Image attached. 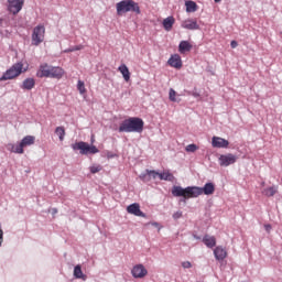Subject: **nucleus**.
<instances>
[{
	"label": "nucleus",
	"instance_id": "nucleus-25",
	"mask_svg": "<svg viewBox=\"0 0 282 282\" xmlns=\"http://www.w3.org/2000/svg\"><path fill=\"white\" fill-rule=\"evenodd\" d=\"M186 12H197V3L188 0L185 2Z\"/></svg>",
	"mask_w": 282,
	"mask_h": 282
},
{
	"label": "nucleus",
	"instance_id": "nucleus-42",
	"mask_svg": "<svg viewBox=\"0 0 282 282\" xmlns=\"http://www.w3.org/2000/svg\"><path fill=\"white\" fill-rule=\"evenodd\" d=\"M153 226H158V223H154Z\"/></svg>",
	"mask_w": 282,
	"mask_h": 282
},
{
	"label": "nucleus",
	"instance_id": "nucleus-26",
	"mask_svg": "<svg viewBox=\"0 0 282 282\" xmlns=\"http://www.w3.org/2000/svg\"><path fill=\"white\" fill-rule=\"evenodd\" d=\"M74 276L75 279H85V275L83 274V269L79 264H77L74 269Z\"/></svg>",
	"mask_w": 282,
	"mask_h": 282
},
{
	"label": "nucleus",
	"instance_id": "nucleus-5",
	"mask_svg": "<svg viewBox=\"0 0 282 282\" xmlns=\"http://www.w3.org/2000/svg\"><path fill=\"white\" fill-rule=\"evenodd\" d=\"M25 72H28V68H23V63H15L6 70V73L0 77V80H14V78H19V76Z\"/></svg>",
	"mask_w": 282,
	"mask_h": 282
},
{
	"label": "nucleus",
	"instance_id": "nucleus-6",
	"mask_svg": "<svg viewBox=\"0 0 282 282\" xmlns=\"http://www.w3.org/2000/svg\"><path fill=\"white\" fill-rule=\"evenodd\" d=\"M73 151H79L80 155H96L100 153V150L94 144H89L85 141H79L72 144Z\"/></svg>",
	"mask_w": 282,
	"mask_h": 282
},
{
	"label": "nucleus",
	"instance_id": "nucleus-3",
	"mask_svg": "<svg viewBox=\"0 0 282 282\" xmlns=\"http://www.w3.org/2000/svg\"><path fill=\"white\" fill-rule=\"evenodd\" d=\"M36 76L37 78H56L57 80H61V78L65 76V69L44 63L40 65Z\"/></svg>",
	"mask_w": 282,
	"mask_h": 282
},
{
	"label": "nucleus",
	"instance_id": "nucleus-12",
	"mask_svg": "<svg viewBox=\"0 0 282 282\" xmlns=\"http://www.w3.org/2000/svg\"><path fill=\"white\" fill-rule=\"evenodd\" d=\"M212 147L214 149H228V147H230V142L221 137H213Z\"/></svg>",
	"mask_w": 282,
	"mask_h": 282
},
{
	"label": "nucleus",
	"instance_id": "nucleus-30",
	"mask_svg": "<svg viewBox=\"0 0 282 282\" xmlns=\"http://www.w3.org/2000/svg\"><path fill=\"white\" fill-rule=\"evenodd\" d=\"M176 96H177V93L175 91V89L171 88L169 93V98L171 102H177V99L175 98Z\"/></svg>",
	"mask_w": 282,
	"mask_h": 282
},
{
	"label": "nucleus",
	"instance_id": "nucleus-38",
	"mask_svg": "<svg viewBox=\"0 0 282 282\" xmlns=\"http://www.w3.org/2000/svg\"><path fill=\"white\" fill-rule=\"evenodd\" d=\"M94 142H96V139H94V135L91 137V144H94Z\"/></svg>",
	"mask_w": 282,
	"mask_h": 282
},
{
	"label": "nucleus",
	"instance_id": "nucleus-16",
	"mask_svg": "<svg viewBox=\"0 0 282 282\" xmlns=\"http://www.w3.org/2000/svg\"><path fill=\"white\" fill-rule=\"evenodd\" d=\"M214 256L216 261H224L228 257V251H226V248L218 246L214 249Z\"/></svg>",
	"mask_w": 282,
	"mask_h": 282
},
{
	"label": "nucleus",
	"instance_id": "nucleus-34",
	"mask_svg": "<svg viewBox=\"0 0 282 282\" xmlns=\"http://www.w3.org/2000/svg\"><path fill=\"white\" fill-rule=\"evenodd\" d=\"M1 246H3V228L1 227V223H0V248Z\"/></svg>",
	"mask_w": 282,
	"mask_h": 282
},
{
	"label": "nucleus",
	"instance_id": "nucleus-41",
	"mask_svg": "<svg viewBox=\"0 0 282 282\" xmlns=\"http://www.w3.org/2000/svg\"><path fill=\"white\" fill-rule=\"evenodd\" d=\"M215 1V3H219L221 0H214Z\"/></svg>",
	"mask_w": 282,
	"mask_h": 282
},
{
	"label": "nucleus",
	"instance_id": "nucleus-40",
	"mask_svg": "<svg viewBox=\"0 0 282 282\" xmlns=\"http://www.w3.org/2000/svg\"><path fill=\"white\" fill-rule=\"evenodd\" d=\"M215 1V3H219L221 0H214Z\"/></svg>",
	"mask_w": 282,
	"mask_h": 282
},
{
	"label": "nucleus",
	"instance_id": "nucleus-13",
	"mask_svg": "<svg viewBox=\"0 0 282 282\" xmlns=\"http://www.w3.org/2000/svg\"><path fill=\"white\" fill-rule=\"evenodd\" d=\"M127 213H129V215H134V217H147V214H144L142 209H140V204L138 203L129 205L127 207Z\"/></svg>",
	"mask_w": 282,
	"mask_h": 282
},
{
	"label": "nucleus",
	"instance_id": "nucleus-21",
	"mask_svg": "<svg viewBox=\"0 0 282 282\" xmlns=\"http://www.w3.org/2000/svg\"><path fill=\"white\" fill-rule=\"evenodd\" d=\"M279 193V185H272L263 189L262 195L265 197H274Z\"/></svg>",
	"mask_w": 282,
	"mask_h": 282
},
{
	"label": "nucleus",
	"instance_id": "nucleus-9",
	"mask_svg": "<svg viewBox=\"0 0 282 282\" xmlns=\"http://www.w3.org/2000/svg\"><path fill=\"white\" fill-rule=\"evenodd\" d=\"M239 158L232 153L221 154L218 158L219 166H230L235 164Z\"/></svg>",
	"mask_w": 282,
	"mask_h": 282
},
{
	"label": "nucleus",
	"instance_id": "nucleus-24",
	"mask_svg": "<svg viewBox=\"0 0 282 282\" xmlns=\"http://www.w3.org/2000/svg\"><path fill=\"white\" fill-rule=\"evenodd\" d=\"M159 180H164L165 182H173L175 176L169 171H164L163 173H159Z\"/></svg>",
	"mask_w": 282,
	"mask_h": 282
},
{
	"label": "nucleus",
	"instance_id": "nucleus-35",
	"mask_svg": "<svg viewBox=\"0 0 282 282\" xmlns=\"http://www.w3.org/2000/svg\"><path fill=\"white\" fill-rule=\"evenodd\" d=\"M182 217V212H176L173 214V219H181Z\"/></svg>",
	"mask_w": 282,
	"mask_h": 282
},
{
	"label": "nucleus",
	"instance_id": "nucleus-27",
	"mask_svg": "<svg viewBox=\"0 0 282 282\" xmlns=\"http://www.w3.org/2000/svg\"><path fill=\"white\" fill-rule=\"evenodd\" d=\"M55 133H56V135H58L61 142H63V140H65V128L64 127H57L55 129Z\"/></svg>",
	"mask_w": 282,
	"mask_h": 282
},
{
	"label": "nucleus",
	"instance_id": "nucleus-23",
	"mask_svg": "<svg viewBox=\"0 0 282 282\" xmlns=\"http://www.w3.org/2000/svg\"><path fill=\"white\" fill-rule=\"evenodd\" d=\"M175 24V18L169 17L163 20V28L166 32H171L173 30V25Z\"/></svg>",
	"mask_w": 282,
	"mask_h": 282
},
{
	"label": "nucleus",
	"instance_id": "nucleus-28",
	"mask_svg": "<svg viewBox=\"0 0 282 282\" xmlns=\"http://www.w3.org/2000/svg\"><path fill=\"white\" fill-rule=\"evenodd\" d=\"M77 89H78L79 94H82V95L87 94V88H85V82L78 80Z\"/></svg>",
	"mask_w": 282,
	"mask_h": 282
},
{
	"label": "nucleus",
	"instance_id": "nucleus-14",
	"mask_svg": "<svg viewBox=\"0 0 282 282\" xmlns=\"http://www.w3.org/2000/svg\"><path fill=\"white\" fill-rule=\"evenodd\" d=\"M158 177L160 178V173L155 170H147L145 174L140 176L142 182H151V180H158Z\"/></svg>",
	"mask_w": 282,
	"mask_h": 282
},
{
	"label": "nucleus",
	"instance_id": "nucleus-33",
	"mask_svg": "<svg viewBox=\"0 0 282 282\" xmlns=\"http://www.w3.org/2000/svg\"><path fill=\"white\" fill-rule=\"evenodd\" d=\"M182 268H184L185 270H188L193 268V264L191 263V261H184L182 262Z\"/></svg>",
	"mask_w": 282,
	"mask_h": 282
},
{
	"label": "nucleus",
	"instance_id": "nucleus-10",
	"mask_svg": "<svg viewBox=\"0 0 282 282\" xmlns=\"http://www.w3.org/2000/svg\"><path fill=\"white\" fill-rule=\"evenodd\" d=\"M8 10L11 14H19L20 10H23V4L25 0H9Z\"/></svg>",
	"mask_w": 282,
	"mask_h": 282
},
{
	"label": "nucleus",
	"instance_id": "nucleus-29",
	"mask_svg": "<svg viewBox=\"0 0 282 282\" xmlns=\"http://www.w3.org/2000/svg\"><path fill=\"white\" fill-rule=\"evenodd\" d=\"M89 171L93 175H96V173H100V171H102V165L94 164L89 167Z\"/></svg>",
	"mask_w": 282,
	"mask_h": 282
},
{
	"label": "nucleus",
	"instance_id": "nucleus-1",
	"mask_svg": "<svg viewBox=\"0 0 282 282\" xmlns=\"http://www.w3.org/2000/svg\"><path fill=\"white\" fill-rule=\"evenodd\" d=\"M215 193V184L206 183L204 187L188 186L183 188L182 186H173L172 195L174 197H184V199H192L199 197V195H213Z\"/></svg>",
	"mask_w": 282,
	"mask_h": 282
},
{
	"label": "nucleus",
	"instance_id": "nucleus-19",
	"mask_svg": "<svg viewBox=\"0 0 282 282\" xmlns=\"http://www.w3.org/2000/svg\"><path fill=\"white\" fill-rule=\"evenodd\" d=\"M118 72H120V74L123 76L126 83H129V80H131V72H129V67H127V64H121L118 67Z\"/></svg>",
	"mask_w": 282,
	"mask_h": 282
},
{
	"label": "nucleus",
	"instance_id": "nucleus-17",
	"mask_svg": "<svg viewBox=\"0 0 282 282\" xmlns=\"http://www.w3.org/2000/svg\"><path fill=\"white\" fill-rule=\"evenodd\" d=\"M167 63L171 67H174L175 69H182V57L178 54L172 55Z\"/></svg>",
	"mask_w": 282,
	"mask_h": 282
},
{
	"label": "nucleus",
	"instance_id": "nucleus-2",
	"mask_svg": "<svg viewBox=\"0 0 282 282\" xmlns=\"http://www.w3.org/2000/svg\"><path fill=\"white\" fill-rule=\"evenodd\" d=\"M142 131H144V121L138 117L126 119L119 126L120 133H142Z\"/></svg>",
	"mask_w": 282,
	"mask_h": 282
},
{
	"label": "nucleus",
	"instance_id": "nucleus-36",
	"mask_svg": "<svg viewBox=\"0 0 282 282\" xmlns=\"http://www.w3.org/2000/svg\"><path fill=\"white\" fill-rule=\"evenodd\" d=\"M230 45H231V48L235 50L236 47H238L239 43H237V41L234 40L231 41Z\"/></svg>",
	"mask_w": 282,
	"mask_h": 282
},
{
	"label": "nucleus",
	"instance_id": "nucleus-22",
	"mask_svg": "<svg viewBox=\"0 0 282 282\" xmlns=\"http://www.w3.org/2000/svg\"><path fill=\"white\" fill-rule=\"evenodd\" d=\"M203 243H205L207 248H215V246H217V239L215 238V236L206 235L203 238Z\"/></svg>",
	"mask_w": 282,
	"mask_h": 282
},
{
	"label": "nucleus",
	"instance_id": "nucleus-37",
	"mask_svg": "<svg viewBox=\"0 0 282 282\" xmlns=\"http://www.w3.org/2000/svg\"><path fill=\"white\" fill-rule=\"evenodd\" d=\"M264 228H265L267 232H270V230H272V226L271 225H264Z\"/></svg>",
	"mask_w": 282,
	"mask_h": 282
},
{
	"label": "nucleus",
	"instance_id": "nucleus-31",
	"mask_svg": "<svg viewBox=\"0 0 282 282\" xmlns=\"http://www.w3.org/2000/svg\"><path fill=\"white\" fill-rule=\"evenodd\" d=\"M197 149H199L195 143H192V144H188L186 148H185V151L187 153H195V151H197Z\"/></svg>",
	"mask_w": 282,
	"mask_h": 282
},
{
	"label": "nucleus",
	"instance_id": "nucleus-20",
	"mask_svg": "<svg viewBox=\"0 0 282 282\" xmlns=\"http://www.w3.org/2000/svg\"><path fill=\"white\" fill-rule=\"evenodd\" d=\"M193 50V44L188 41H181L178 45V52L180 54H186V52H191Z\"/></svg>",
	"mask_w": 282,
	"mask_h": 282
},
{
	"label": "nucleus",
	"instance_id": "nucleus-39",
	"mask_svg": "<svg viewBox=\"0 0 282 282\" xmlns=\"http://www.w3.org/2000/svg\"><path fill=\"white\" fill-rule=\"evenodd\" d=\"M0 25H3V19H0Z\"/></svg>",
	"mask_w": 282,
	"mask_h": 282
},
{
	"label": "nucleus",
	"instance_id": "nucleus-7",
	"mask_svg": "<svg viewBox=\"0 0 282 282\" xmlns=\"http://www.w3.org/2000/svg\"><path fill=\"white\" fill-rule=\"evenodd\" d=\"M43 41H45V25L39 24L33 29L31 42L32 45L39 47V45L43 43Z\"/></svg>",
	"mask_w": 282,
	"mask_h": 282
},
{
	"label": "nucleus",
	"instance_id": "nucleus-8",
	"mask_svg": "<svg viewBox=\"0 0 282 282\" xmlns=\"http://www.w3.org/2000/svg\"><path fill=\"white\" fill-rule=\"evenodd\" d=\"M35 140H36V138H34V135L24 137L19 144L11 145L12 153H18L20 155H23V153H24L23 149H25V147H32V144H34Z\"/></svg>",
	"mask_w": 282,
	"mask_h": 282
},
{
	"label": "nucleus",
	"instance_id": "nucleus-18",
	"mask_svg": "<svg viewBox=\"0 0 282 282\" xmlns=\"http://www.w3.org/2000/svg\"><path fill=\"white\" fill-rule=\"evenodd\" d=\"M35 85H36V80L32 77H29L22 82L20 87H21V89L31 91V89H34Z\"/></svg>",
	"mask_w": 282,
	"mask_h": 282
},
{
	"label": "nucleus",
	"instance_id": "nucleus-32",
	"mask_svg": "<svg viewBox=\"0 0 282 282\" xmlns=\"http://www.w3.org/2000/svg\"><path fill=\"white\" fill-rule=\"evenodd\" d=\"M80 50H85V45L79 44V45H76V46H73V47L66 50L65 52H78Z\"/></svg>",
	"mask_w": 282,
	"mask_h": 282
},
{
	"label": "nucleus",
	"instance_id": "nucleus-4",
	"mask_svg": "<svg viewBox=\"0 0 282 282\" xmlns=\"http://www.w3.org/2000/svg\"><path fill=\"white\" fill-rule=\"evenodd\" d=\"M116 10L118 17L127 14V12H134V14H140V4L133 0H122L116 4Z\"/></svg>",
	"mask_w": 282,
	"mask_h": 282
},
{
	"label": "nucleus",
	"instance_id": "nucleus-15",
	"mask_svg": "<svg viewBox=\"0 0 282 282\" xmlns=\"http://www.w3.org/2000/svg\"><path fill=\"white\" fill-rule=\"evenodd\" d=\"M184 30H199V24L197 23V19H187L181 24Z\"/></svg>",
	"mask_w": 282,
	"mask_h": 282
},
{
	"label": "nucleus",
	"instance_id": "nucleus-11",
	"mask_svg": "<svg viewBox=\"0 0 282 282\" xmlns=\"http://www.w3.org/2000/svg\"><path fill=\"white\" fill-rule=\"evenodd\" d=\"M131 274L134 279H144L149 274V271L143 264H137L132 268Z\"/></svg>",
	"mask_w": 282,
	"mask_h": 282
}]
</instances>
